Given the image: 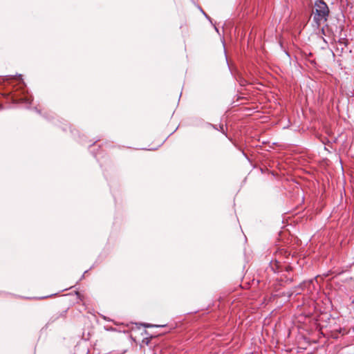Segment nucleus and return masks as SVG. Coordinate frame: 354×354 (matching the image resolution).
Segmentation results:
<instances>
[{"label":"nucleus","instance_id":"nucleus-1","mask_svg":"<svg viewBox=\"0 0 354 354\" xmlns=\"http://www.w3.org/2000/svg\"><path fill=\"white\" fill-rule=\"evenodd\" d=\"M329 15V9L327 4L323 0H318L315 3V12L313 20L317 26L327 21Z\"/></svg>","mask_w":354,"mask_h":354}]
</instances>
